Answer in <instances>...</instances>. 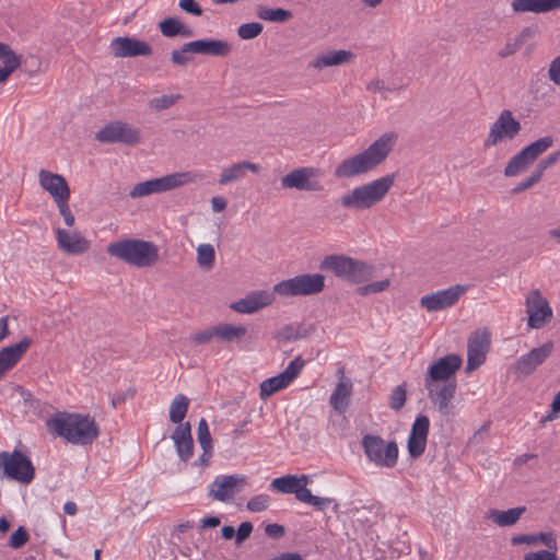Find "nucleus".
<instances>
[{"instance_id": "obj_28", "label": "nucleus", "mask_w": 560, "mask_h": 560, "mask_svg": "<svg viewBox=\"0 0 560 560\" xmlns=\"http://www.w3.org/2000/svg\"><path fill=\"white\" fill-rule=\"evenodd\" d=\"M354 58V55L350 50L339 49L329 50L317 55L313 58L307 67L314 70H323L327 67H336L350 62Z\"/></svg>"}, {"instance_id": "obj_14", "label": "nucleus", "mask_w": 560, "mask_h": 560, "mask_svg": "<svg viewBox=\"0 0 560 560\" xmlns=\"http://www.w3.org/2000/svg\"><path fill=\"white\" fill-rule=\"evenodd\" d=\"M466 287L460 284L425 294L420 299V306L430 313L444 311L454 306L466 292Z\"/></svg>"}, {"instance_id": "obj_36", "label": "nucleus", "mask_w": 560, "mask_h": 560, "mask_svg": "<svg viewBox=\"0 0 560 560\" xmlns=\"http://www.w3.org/2000/svg\"><path fill=\"white\" fill-rule=\"evenodd\" d=\"M534 161L529 158V155L522 149L518 153L510 159L505 168L504 175L506 177H514L525 172Z\"/></svg>"}, {"instance_id": "obj_23", "label": "nucleus", "mask_w": 560, "mask_h": 560, "mask_svg": "<svg viewBox=\"0 0 560 560\" xmlns=\"http://www.w3.org/2000/svg\"><path fill=\"white\" fill-rule=\"evenodd\" d=\"M510 7L515 15L546 14L560 11V0H511Z\"/></svg>"}, {"instance_id": "obj_17", "label": "nucleus", "mask_w": 560, "mask_h": 560, "mask_svg": "<svg viewBox=\"0 0 560 560\" xmlns=\"http://www.w3.org/2000/svg\"><path fill=\"white\" fill-rule=\"evenodd\" d=\"M462 364L463 359L455 353L440 358L428 368L424 384H429L430 382L455 381L453 377L460 369Z\"/></svg>"}, {"instance_id": "obj_40", "label": "nucleus", "mask_w": 560, "mask_h": 560, "mask_svg": "<svg viewBox=\"0 0 560 560\" xmlns=\"http://www.w3.org/2000/svg\"><path fill=\"white\" fill-rule=\"evenodd\" d=\"M310 329L301 324H288L280 328L276 337L283 341H293L307 337Z\"/></svg>"}, {"instance_id": "obj_46", "label": "nucleus", "mask_w": 560, "mask_h": 560, "mask_svg": "<svg viewBox=\"0 0 560 560\" xmlns=\"http://www.w3.org/2000/svg\"><path fill=\"white\" fill-rule=\"evenodd\" d=\"M262 30V24L258 22L245 23L237 27V35L241 39L248 40L259 36Z\"/></svg>"}, {"instance_id": "obj_53", "label": "nucleus", "mask_w": 560, "mask_h": 560, "mask_svg": "<svg viewBox=\"0 0 560 560\" xmlns=\"http://www.w3.org/2000/svg\"><path fill=\"white\" fill-rule=\"evenodd\" d=\"M30 539V535L24 526H20L10 537L9 545L14 549L23 547Z\"/></svg>"}, {"instance_id": "obj_6", "label": "nucleus", "mask_w": 560, "mask_h": 560, "mask_svg": "<svg viewBox=\"0 0 560 560\" xmlns=\"http://www.w3.org/2000/svg\"><path fill=\"white\" fill-rule=\"evenodd\" d=\"M308 482L310 477L306 475H285L273 479L270 489L279 493L294 494L296 500L310 504L318 511L326 510L334 500L313 495L306 488Z\"/></svg>"}, {"instance_id": "obj_33", "label": "nucleus", "mask_w": 560, "mask_h": 560, "mask_svg": "<svg viewBox=\"0 0 560 560\" xmlns=\"http://www.w3.org/2000/svg\"><path fill=\"white\" fill-rule=\"evenodd\" d=\"M525 512V506H517L506 511L491 509L487 512V518L500 527H509L515 525Z\"/></svg>"}, {"instance_id": "obj_10", "label": "nucleus", "mask_w": 560, "mask_h": 560, "mask_svg": "<svg viewBox=\"0 0 560 560\" xmlns=\"http://www.w3.org/2000/svg\"><path fill=\"white\" fill-rule=\"evenodd\" d=\"M362 446L366 457L381 467L393 468L398 459V446L395 441L386 443L378 435H365Z\"/></svg>"}, {"instance_id": "obj_7", "label": "nucleus", "mask_w": 560, "mask_h": 560, "mask_svg": "<svg viewBox=\"0 0 560 560\" xmlns=\"http://www.w3.org/2000/svg\"><path fill=\"white\" fill-rule=\"evenodd\" d=\"M197 178L198 174L192 172L172 173L136 184L129 195L131 198H139L152 194H160L194 183Z\"/></svg>"}, {"instance_id": "obj_41", "label": "nucleus", "mask_w": 560, "mask_h": 560, "mask_svg": "<svg viewBox=\"0 0 560 560\" xmlns=\"http://www.w3.org/2000/svg\"><path fill=\"white\" fill-rule=\"evenodd\" d=\"M553 145V138L551 136H546L535 140L529 143L523 150L529 155V158L535 162L541 154H544L548 149Z\"/></svg>"}, {"instance_id": "obj_13", "label": "nucleus", "mask_w": 560, "mask_h": 560, "mask_svg": "<svg viewBox=\"0 0 560 560\" xmlns=\"http://www.w3.org/2000/svg\"><path fill=\"white\" fill-rule=\"evenodd\" d=\"M525 306L528 315L527 325L530 328H542L552 318V308L538 289L532 290L526 295Z\"/></svg>"}, {"instance_id": "obj_57", "label": "nucleus", "mask_w": 560, "mask_h": 560, "mask_svg": "<svg viewBox=\"0 0 560 560\" xmlns=\"http://www.w3.org/2000/svg\"><path fill=\"white\" fill-rule=\"evenodd\" d=\"M548 79L556 85H560V55L555 57L548 68Z\"/></svg>"}, {"instance_id": "obj_38", "label": "nucleus", "mask_w": 560, "mask_h": 560, "mask_svg": "<svg viewBox=\"0 0 560 560\" xmlns=\"http://www.w3.org/2000/svg\"><path fill=\"white\" fill-rule=\"evenodd\" d=\"M189 407V399L183 395L178 394L173 399L170 406V420L173 423L179 425V423H184L183 420L187 415Z\"/></svg>"}, {"instance_id": "obj_43", "label": "nucleus", "mask_w": 560, "mask_h": 560, "mask_svg": "<svg viewBox=\"0 0 560 560\" xmlns=\"http://www.w3.org/2000/svg\"><path fill=\"white\" fill-rule=\"evenodd\" d=\"M215 253L211 244H201L197 248V262L200 267L211 269L214 264Z\"/></svg>"}, {"instance_id": "obj_19", "label": "nucleus", "mask_w": 560, "mask_h": 560, "mask_svg": "<svg viewBox=\"0 0 560 560\" xmlns=\"http://www.w3.org/2000/svg\"><path fill=\"white\" fill-rule=\"evenodd\" d=\"M490 347V335L487 330H477L468 338L466 371L472 372L483 364Z\"/></svg>"}, {"instance_id": "obj_21", "label": "nucleus", "mask_w": 560, "mask_h": 560, "mask_svg": "<svg viewBox=\"0 0 560 560\" xmlns=\"http://www.w3.org/2000/svg\"><path fill=\"white\" fill-rule=\"evenodd\" d=\"M429 428L430 420L424 415H419L412 423L407 442L408 453L411 458H419L424 453Z\"/></svg>"}, {"instance_id": "obj_16", "label": "nucleus", "mask_w": 560, "mask_h": 560, "mask_svg": "<svg viewBox=\"0 0 560 560\" xmlns=\"http://www.w3.org/2000/svg\"><path fill=\"white\" fill-rule=\"evenodd\" d=\"M317 176L318 171L314 167H299L281 178V186L304 191H320L323 185Z\"/></svg>"}, {"instance_id": "obj_50", "label": "nucleus", "mask_w": 560, "mask_h": 560, "mask_svg": "<svg viewBox=\"0 0 560 560\" xmlns=\"http://www.w3.org/2000/svg\"><path fill=\"white\" fill-rule=\"evenodd\" d=\"M390 285V281L388 279H384L381 281H375L372 283H369L366 285L359 287L357 292L361 296L378 293L382 291H385Z\"/></svg>"}, {"instance_id": "obj_30", "label": "nucleus", "mask_w": 560, "mask_h": 560, "mask_svg": "<svg viewBox=\"0 0 560 560\" xmlns=\"http://www.w3.org/2000/svg\"><path fill=\"white\" fill-rule=\"evenodd\" d=\"M538 35V27L530 25L523 27L518 34L506 40L504 46L499 50L498 56L502 59L516 54L529 39Z\"/></svg>"}, {"instance_id": "obj_20", "label": "nucleus", "mask_w": 560, "mask_h": 560, "mask_svg": "<svg viewBox=\"0 0 560 560\" xmlns=\"http://www.w3.org/2000/svg\"><path fill=\"white\" fill-rule=\"evenodd\" d=\"M109 49L116 58L150 56L152 54V47L147 42L129 36L113 38Z\"/></svg>"}, {"instance_id": "obj_58", "label": "nucleus", "mask_w": 560, "mask_h": 560, "mask_svg": "<svg viewBox=\"0 0 560 560\" xmlns=\"http://www.w3.org/2000/svg\"><path fill=\"white\" fill-rule=\"evenodd\" d=\"M536 544L541 542L546 547H548L549 550L555 551L557 550V539L553 533H538L535 534Z\"/></svg>"}, {"instance_id": "obj_64", "label": "nucleus", "mask_w": 560, "mask_h": 560, "mask_svg": "<svg viewBox=\"0 0 560 560\" xmlns=\"http://www.w3.org/2000/svg\"><path fill=\"white\" fill-rule=\"evenodd\" d=\"M511 544H512L513 546H518V545H523V544H526V545H536L535 534H521V535H514V536L511 538Z\"/></svg>"}, {"instance_id": "obj_37", "label": "nucleus", "mask_w": 560, "mask_h": 560, "mask_svg": "<svg viewBox=\"0 0 560 560\" xmlns=\"http://www.w3.org/2000/svg\"><path fill=\"white\" fill-rule=\"evenodd\" d=\"M257 16L260 20L275 22V23H284L292 19L293 14L290 10L276 8L270 9L264 5H259L257 8Z\"/></svg>"}, {"instance_id": "obj_42", "label": "nucleus", "mask_w": 560, "mask_h": 560, "mask_svg": "<svg viewBox=\"0 0 560 560\" xmlns=\"http://www.w3.org/2000/svg\"><path fill=\"white\" fill-rule=\"evenodd\" d=\"M406 399L407 384L404 382L393 388L388 397V405L393 410L399 411L405 406Z\"/></svg>"}, {"instance_id": "obj_3", "label": "nucleus", "mask_w": 560, "mask_h": 560, "mask_svg": "<svg viewBox=\"0 0 560 560\" xmlns=\"http://www.w3.org/2000/svg\"><path fill=\"white\" fill-rule=\"evenodd\" d=\"M395 175L388 174L355 187L340 198L341 207L363 211L380 203L394 186Z\"/></svg>"}, {"instance_id": "obj_51", "label": "nucleus", "mask_w": 560, "mask_h": 560, "mask_svg": "<svg viewBox=\"0 0 560 560\" xmlns=\"http://www.w3.org/2000/svg\"><path fill=\"white\" fill-rule=\"evenodd\" d=\"M179 97V95H162L160 97L152 98L150 101V107L155 110H163L172 107Z\"/></svg>"}, {"instance_id": "obj_1", "label": "nucleus", "mask_w": 560, "mask_h": 560, "mask_svg": "<svg viewBox=\"0 0 560 560\" xmlns=\"http://www.w3.org/2000/svg\"><path fill=\"white\" fill-rule=\"evenodd\" d=\"M398 136L395 132L383 133L364 151L343 160L336 168L338 178H352L369 173L381 165L393 151Z\"/></svg>"}, {"instance_id": "obj_25", "label": "nucleus", "mask_w": 560, "mask_h": 560, "mask_svg": "<svg viewBox=\"0 0 560 560\" xmlns=\"http://www.w3.org/2000/svg\"><path fill=\"white\" fill-rule=\"evenodd\" d=\"M429 398L443 411L448 408L456 392V381L430 382L424 384Z\"/></svg>"}, {"instance_id": "obj_45", "label": "nucleus", "mask_w": 560, "mask_h": 560, "mask_svg": "<svg viewBox=\"0 0 560 560\" xmlns=\"http://www.w3.org/2000/svg\"><path fill=\"white\" fill-rule=\"evenodd\" d=\"M0 60L3 62V66H9L14 69H18L22 63V58L20 55H16L8 44L0 42Z\"/></svg>"}, {"instance_id": "obj_34", "label": "nucleus", "mask_w": 560, "mask_h": 560, "mask_svg": "<svg viewBox=\"0 0 560 560\" xmlns=\"http://www.w3.org/2000/svg\"><path fill=\"white\" fill-rule=\"evenodd\" d=\"M160 32L165 37H191L194 31L188 25H185L180 20L176 18H166L159 24Z\"/></svg>"}, {"instance_id": "obj_32", "label": "nucleus", "mask_w": 560, "mask_h": 560, "mask_svg": "<svg viewBox=\"0 0 560 560\" xmlns=\"http://www.w3.org/2000/svg\"><path fill=\"white\" fill-rule=\"evenodd\" d=\"M352 393V383L349 378L341 377V380L338 382L337 386L335 387L330 398L329 402L331 407L338 411L339 413H343L348 406H349V399Z\"/></svg>"}, {"instance_id": "obj_11", "label": "nucleus", "mask_w": 560, "mask_h": 560, "mask_svg": "<svg viewBox=\"0 0 560 560\" xmlns=\"http://www.w3.org/2000/svg\"><path fill=\"white\" fill-rule=\"evenodd\" d=\"M521 129V122L515 119L513 113L509 109H504L490 126L483 145L485 148H492L503 140H513L520 133Z\"/></svg>"}, {"instance_id": "obj_9", "label": "nucleus", "mask_w": 560, "mask_h": 560, "mask_svg": "<svg viewBox=\"0 0 560 560\" xmlns=\"http://www.w3.org/2000/svg\"><path fill=\"white\" fill-rule=\"evenodd\" d=\"M0 471L10 480L28 485L35 477V467L32 460L21 451L0 452Z\"/></svg>"}, {"instance_id": "obj_35", "label": "nucleus", "mask_w": 560, "mask_h": 560, "mask_svg": "<svg viewBox=\"0 0 560 560\" xmlns=\"http://www.w3.org/2000/svg\"><path fill=\"white\" fill-rule=\"evenodd\" d=\"M217 340L221 342H234L241 340L246 334L247 328L243 325H233L229 323L215 325Z\"/></svg>"}, {"instance_id": "obj_48", "label": "nucleus", "mask_w": 560, "mask_h": 560, "mask_svg": "<svg viewBox=\"0 0 560 560\" xmlns=\"http://www.w3.org/2000/svg\"><path fill=\"white\" fill-rule=\"evenodd\" d=\"M305 365V361L302 357H296L292 360L289 365L281 372V374L285 377V380L291 384L302 372Z\"/></svg>"}, {"instance_id": "obj_5", "label": "nucleus", "mask_w": 560, "mask_h": 560, "mask_svg": "<svg viewBox=\"0 0 560 560\" xmlns=\"http://www.w3.org/2000/svg\"><path fill=\"white\" fill-rule=\"evenodd\" d=\"M319 268L324 271L332 272L337 278L350 283H363L374 277V267L362 260H358L345 255L326 256Z\"/></svg>"}, {"instance_id": "obj_8", "label": "nucleus", "mask_w": 560, "mask_h": 560, "mask_svg": "<svg viewBox=\"0 0 560 560\" xmlns=\"http://www.w3.org/2000/svg\"><path fill=\"white\" fill-rule=\"evenodd\" d=\"M325 288V277L320 273H302L280 281L273 292L280 296H304L320 293Z\"/></svg>"}, {"instance_id": "obj_31", "label": "nucleus", "mask_w": 560, "mask_h": 560, "mask_svg": "<svg viewBox=\"0 0 560 560\" xmlns=\"http://www.w3.org/2000/svg\"><path fill=\"white\" fill-rule=\"evenodd\" d=\"M250 171L253 173H259L260 166L256 163L249 161H242L235 164H232L228 167H224L219 176L220 185H228L235 180L244 177L245 173Z\"/></svg>"}, {"instance_id": "obj_2", "label": "nucleus", "mask_w": 560, "mask_h": 560, "mask_svg": "<svg viewBox=\"0 0 560 560\" xmlns=\"http://www.w3.org/2000/svg\"><path fill=\"white\" fill-rule=\"evenodd\" d=\"M55 435L74 445H88L98 436L100 429L94 418L80 413H57L47 421Z\"/></svg>"}, {"instance_id": "obj_60", "label": "nucleus", "mask_w": 560, "mask_h": 560, "mask_svg": "<svg viewBox=\"0 0 560 560\" xmlns=\"http://www.w3.org/2000/svg\"><path fill=\"white\" fill-rule=\"evenodd\" d=\"M524 560H558V557L555 551L539 550L526 553Z\"/></svg>"}, {"instance_id": "obj_55", "label": "nucleus", "mask_w": 560, "mask_h": 560, "mask_svg": "<svg viewBox=\"0 0 560 560\" xmlns=\"http://www.w3.org/2000/svg\"><path fill=\"white\" fill-rule=\"evenodd\" d=\"M560 160V149L548 156L544 158L539 161V163L536 165L535 171L539 174L540 177H542L546 170L553 166L558 161Z\"/></svg>"}, {"instance_id": "obj_29", "label": "nucleus", "mask_w": 560, "mask_h": 560, "mask_svg": "<svg viewBox=\"0 0 560 560\" xmlns=\"http://www.w3.org/2000/svg\"><path fill=\"white\" fill-rule=\"evenodd\" d=\"M189 48L197 55L226 57L231 54V45L223 39H197L190 42Z\"/></svg>"}, {"instance_id": "obj_15", "label": "nucleus", "mask_w": 560, "mask_h": 560, "mask_svg": "<svg viewBox=\"0 0 560 560\" xmlns=\"http://www.w3.org/2000/svg\"><path fill=\"white\" fill-rule=\"evenodd\" d=\"M246 485V476L244 475H226L218 476L209 485L208 494L213 500L220 502H229L234 495Z\"/></svg>"}, {"instance_id": "obj_59", "label": "nucleus", "mask_w": 560, "mask_h": 560, "mask_svg": "<svg viewBox=\"0 0 560 560\" xmlns=\"http://www.w3.org/2000/svg\"><path fill=\"white\" fill-rule=\"evenodd\" d=\"M178 7L186 13L195 16H200L202 14V9L196 0H179Z\"/></svg>"}, {"instance_id": "obj_24", "label": "nucleus", "mask_w": 560, "mask_h": 560, "mask_svg": "<svg viewBox=\"0 0 560 560\" xmlns=\"http://www.w3.org/2000/svg\"><path fill=\"white\" fill-rule=\"evenodd\" d=\"M38 176L40 186L50 194L55 202L70 199V188L62 175L42 170Z\"/></svg>"}, {"instance_id": "obj_4", "label": "nucleus", "mask_w": 560, "mask_h": 560, "mask_svg": "<svg viewBox=\"0 0 560 560\" xmlns=\"http://www.w3.org/2000/svg\"><path fill=\"white\" fill-rule=\"evenodd\" d=\"M107 254L138 268L151 267L159 259V249L152 242L126 238L107 246Z\"/></svg>"}, {"instance_id": "obj_52", "label": "nucleus", "mask_w": 560, "mask_h": 560, "mask_svg": "<svg viewBox=\"0 0 560 560\" xmlns=\"http://www.w3.org/2000/svg\"><path fill=\"white\" fill-rule=\"evenodd\" d=\"M215 326H211L207 329H203L201 331L195 332L191 335L190 340L192 343L199 346V345H207L211 342L213 339H217V335L214 334Z\"/></svg>"}, {"instance_id": "obj_22", "label": "nucleus", "mask_w": 560, "mask_h": 560, "mask_svg": "<svg viewBox=\"0 0 560 560\" xmlns=\"http://www.w3.org/2000/svg\"><path fill=\"white\" fill-rule=\"evenodd\" d=\"M58 248L69 255H81L89 250L90 242L78 231L55 230Z\"/></svg>"}, {"instance_id": "obj_63", "label": "nucleus", "mask_w": 560, "mask_h": 560, "mask_svg": "<svg viewBox=\"0 0 560 560\" xmlns=\"http://www.w3.org/2000/svg\"><path fill=\"white\" fill-rule=\"evenodd\" d=\"M265 533L268 537L272 538V539H280L285 530H284V527L280 524H268L266 527H265Z\"/></svg>"}, {"instance_id": "obj_49", "label": "nucleus", "mask_w": 560, "mask_h": 560, "mask_svg": "<svg viewBox=\"0 0 560 560\" xmlns=\"http://www.w3.org/2000/svg\"><path fill=\"white\" fill-rule=\"evenodd\" d=\"M270 501L271 499L268 494H257L248 500L246 508L250 512L259 513L269 508Z\"/></svg>"}, {"instance_id": "obj_47", "label": "nucleus", "mask_w": 560, "mask_h": 560, "mask_svg": "<svg viewBox=\"0 0 560 560\" xmlns=\"http://www.w3.org/2000/svg\"><path fill=\"white\" fill-rule=\"evenodd\" d=\"M197 440L202 451L212 450V439L209 431V425L206 419L201 418L198 422Z\"/></svg>"}, {"instance_id": "obj_26", "label": "nucleus", "mask_w": 560, "mask_h": 560, "mask_svg": "<svg viewBox=\"0 0 560 560\" xmlns=\"http://www.w3.org/2000/svg\"><path fill=\"white\" fill-rule=\"evenodd\" d=\"M272 301V293L268 291H256L232 303L231 308L241 314H252L270 305Z\"/></svg>"}, {"instance_id": "obj_27", "label": "nucleus", "mask_w": 560, "mask_h": 560, "mask_svg": "<svg viewBox=\"0 0 560 560\" xmlns=\"http://www.w3.org/2000/svg\"><path fill=\"white\" fill-rule=\"evenodd\" d=\"M171 439L174 442L178 457L183 462H188L194 454V440L190 423H179L171 434Z\"/></svg>"}, {"instance_id": "obj_61", "label": "nucleus", "mask_w": 560, "mask_h": 560, "mask_svg": "<svg viewBox=\"0 0 560 560\" xmlns=\"http://www.w3.org/2000/svg\"><path fill=\"white\" fill-rule=\"evenodd\" d=\"M253 532V524L250 522H243L236 530V545H241L246 540Z\"/></svg>"}, {"instance_id": "obj_44", "label": "nucleus", "mask_w": 560, "mask_h": 560, "mask_svg": "<svg viewBox=\"0 0 560 560\" xmlns=\"http://www.w3.org/2000/svg\"><path fill=\"white\" fill-rule=\"evenodd\" d=\"M189 46H191L190 42L185 43L180 49H174L171 52V60L174 65L185 67L192 60L191 55L195 54V50H191Z\"/></svg>"}, {"instance_id": "obj_39", "label": "nucleus", "mask_w": 560, "mask_h": 560, "mask_svg": "<svg viewBox=\"0 0 560 560\" xmlns=\"http://www.w3.org/2000/svg\"><path fill=\"white\" fill-rule=\"evenodd\" d=\"M289 385L290 383L281 373L276 376L269 377L261 382L260 384V397L262 399H266L276 394L277 392L284 389Z\"/></svg>"}, {"instance_id": "obj_56", "label": "nucleus", "mask_w": 560, "mask_h": 560, "mask_svg": "<svg viewBox=\"0 0 560 560\" xmlns=\"http://www.w3.org/2000/svg\"><path fill=\"white\" fill-rule=\"evenodd\" d=\"M57 205V208L59 210V213L62 215L63 218V221L66 223L67 226L71 228L73 226L74 222H75V219H74V215L72 214L71 210H70V207H69V199H63V200H58V202H56Z\"/></svg>"}, {"instance_id": "obj_12", "label": "nucleus", "mask_w": 560, "mask_h": 560, "mask_svg": "<svg viewBox=\"0 0 560 560\" xmlns=\"http://www.w3.org/2000/svg\"><path fill=\"white\" fill-rule=\"evenodd\" d=\"M95 139L101 143H124L136 145L140 142V130L127 122L112 121L100 129Z\"/></svg>"}, {"instance_id": "obj_54", "label": "nucleus", "mask_w": 560, "mask_h": 560, "mask_svg": "<svg viewBox=\"0 0 560 560\" xmlns=\"http://www.w3.org/2000/svg\"><path fill=\"white\" fill-rule=\"evenodd\" d=\"M541 179V177L539 176V174L534 170L532 172V174L525 178L524 180H522L521 183H518L513 189H512V194L513 195H518L529 188H532L533 186H535L539 180Z\"/></svg>"}, {"instance_id": "obj_18", "label": "nucleus", "mask_w": 560, "mask_h": 560, "mask_svg": "<svg viewBox=\"0 0 560 560\" xmlns=\"http://www.w3.org/2000/svg\"><path fill=\"white\" fill-rule=\"evenodd\" d=\"M553 343L548 341L538 348L532 349L529 352L521 355L513 363V372L521 376H528L541 365L552 353Z\"/></svg>"}, {"instance_id": "obj_62", "label": "nucleus", "mask_w": 560, "mask_h": 560, "mask_svg": "<svg viewBox=\"0 0 560 560\" xmlns=\"http://www.w3.org/2000/svg\"><path fill=\"white\" fill-rule=\"evenodd\" d=\"M136 394V389L129 387L125 392L116 393L112 398V406L116 408L117 406L124 404L127 399H131Z\"/></svg>"}]
</instances>
